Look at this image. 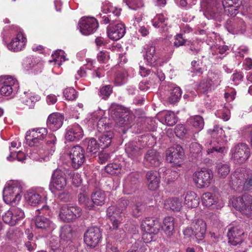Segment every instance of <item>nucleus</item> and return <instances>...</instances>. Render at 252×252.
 <instances>
[{"label": "nucleus", "mask_w": 252, "mask_h": 252, "mask_svg": "<svg viewBox=\"0 0 252 252\" xmlns=\"http://www.w3.org/2000/svg\"><path fill=\"white\" fill-rule=\"evenodd\" d=\"M202 204L204 206L212 209H219L223 206V203L218 202L215 196L211 192H206L201 196Z\"/></svg>", "instance_id": "c85d7f7f"}, {"label": "nucleus", "mask_w": 252, "mask_h": 252, "mask_svg": "<svg viewBox=\"0 0 252 252\" xmlns=\"http://www.w3.org/2000/svg\"><path fill=\"white\" fill-rule=\"evenodd\" d=\"M34 224L38 232L42 233V236H46L56 227V225L52 220L42 215L35 217Z\"/></svg>", "instance_id": "9d476101"}, {"label": "nucleus", "mask_w": 252, "mask_h": 252, "mask_svg": "<svg viewBox=\"0 0 252 252\" xmlns=\"http://www.w3.org/2000/svg\"><path fill=\"white\" fill-rule=\"evenodd\" d=\"M26 42V38L24 36L21 32H19L16 37L13 39L9 44H7L8 50L17 52L21 50L25 46Z\"/></svg>", "instance_id": "c756f323"}, {"label": "nucleus", "mask_w": 252, "mask_h": 252, "mask_svg": "<svg viewBox=\"0 0 252 252\" xmlns=\"http://www.w3.org/2000/svg\"><path fill=\"white\" fill-rule=\"evenodd\" d=\"M73 237V231L72 227L69 225H64L61 228L60 237L61 243L63 245L64 242L67 243L70 242ZM70 243H68L70 245Z\"/></svg>", "instance_id": "4c0bfd02"}, {"label": "nucleus", "mask_w": 252, "mask_h": 252, "mask_svg": "<svg viewBox=\"0 0 252 252\" xmlns=\"http://www.w3.org/2000/svg\"><path fill=\"white\" fill-rule=\"evenodd\" d=\"M112 92L111 85H105L101 87L99 92V95L103 99L108 98Z\"/></svg>", "instance_id": "bf43d9fd"}, {"label": "nucleus", "mask_w": 252, "mask_h": 252, "mask_svg": "<svg viewBox=\"0 0 252 252\" xmlns=\"http://www.w3.org/2000/svg\"><path fill=\"white\" fill-rule=\"evenodd\" d=\"M84 135L82 128L77 124H74L67 127L65 135L66 140L69 141H78Z\"/></svg>", "instance_id": "a878e982"}, {"label": "nucleus", "mask_w": 252, "mask_h": 252, "mask_svg": "<svg viewBox=\"0 0 252 252\" xmlns=\"http://www.w3.org/2000/svg\"><path fill=\"white\" fill-rule=\"evenodd\" d=\"M161 158L156 150L151 149L148 150L144 156V163L146 166L156 167L159 166Z\"/></svg>", "instance_id": "b1692460"}, {"label": "nucleus", "mask_w": 252, "mask_h": 252, "mask_svg": "<svg viewBox=\"0 0 252 252\" xmlns=\"http://www.w3.org/2000/svg\"><path fill=\"white\" fill-rule=\"evenodd\" d=\"M16 158L18 161L23 162L26 159V156L21 151H19L17 153L11 152L10 155L7 157V159L9 161H12Z\"/></svg>", "instance_id": "052dcab7"}, {"label": "nucleus", "mask_w": 252, "mask_h": 252, "mask_svg": "<svg viewBox=\"0 0 252 252\" xmlns=\"http://www.w3.org/2000/svg\"><path fill=\"white\" fill-rule=\"evenodd\" d=\"M250 155V148L245 143H238L231 149V158L236 163L245 162L249 158Z\"/></svg>", "instance_id": "0eeeda50"}, {"label": "nucleus", "mask_w": 252, "mask_h": 252, "mask_svg": "<svg viewBox=\"0 0 252 252\" xmlns=\"http://www.w3.org/2000/svg\"><path fill=\"white\" fill-rule=\"evenodd\" d=\"M109 58V53L106 51H101L97 55V60L100 63H107Z\"/></svg>", "instance_id": "0e129e2a"}, {"label": "nucleus", "mask_w": 252, "mask_h": 252, "mask_svg": "<svg viewBox=\"0 0 252 252\" xmlns=\"http://www.w3.org/2000/svg\"><path fill=\"white\" fill-rule=\"evenodd\" d=\"M176 135L180 138H189L195 140L194 134L191 135V132L188 131L183 125H178L175 129Z\"/></svg>", "instance_id": "a19ab883"}, {"label": "nucleus", "mask_w": 252, "mask_h": 252, "mask_svg": "<svg viewBox=\"0 0 252 252\" xmlns=\"http://www.w3.org/2000/svg\"><path fill=\"white\" fill-rule=\"evenodd\" d=\"M213 178V174L208 170H201L193 175V180L196 186L200 188L208 186Z\"/></svg>", "instance_id": "aec40b11"}, {"label": "nucleus", "mask_w": 252, "mask_h": 252, "mask_svg": "<svg viewBox=\"0 0 252 252\" xmlns=\"http://www.w3.org/2000/svg\"><path fill=\"white\" fill-rule=\"evenodd\" d=\"M23 65L27 70H29L40 64L36 63L35 60L31 58H26L23 62Z\"/></svg>", "instance_id": "69168bd1"}, {"label": "nucleus", "mask_w": 252, "mask_h": 252, "mask_svg": "<svg viewBox=\"0 0 252 252\" xmlns=\"http://www.w3.org/2000/svg\"><path fill=\"white\" fill-rule=\"evenodd\" d=\"M46 128L39 127L33 128L26 132V140L28 144L31 146H35L40 141L43 140L47 134Z\"/></svg>", "instance_id": "f8f14e48"}, {"label": "nucleus", "mask_w": 252, "mask_h": 252, "mask_svg": "<svg viewBox=\"0 0 252 252\" xmlns=\"http://www.w3.org/2000/svg\"><path fill=\"white\" fill-rule=\"evenodd\" d=\"M216 170L220 177L224 178L230 172V166L227 163L219 162L217 163Z\"/></svg>", "instance_id": "c03bdc74"}, {"label": "nucleus", "mask_w": 252, "mask_h": 252, "mask_svg": "<svg viewBox=\"0 0 252 252\" xmlns=\"http://www.w3.org/2000/svg\"><path fill=\"white\" fill-rule=\"evenodd\" d=\"M123 109L122 108V106L121 105H112L110 109V113L112 114L115 115L116 116H119L120 117V123L121 125H128V123L126 121V118H123L121 117L120 113L122 111Z\"/></svg>", "instance_id": "de8ad7c7"}, {"label": "nucleus", "mask_w": 252, "mask_h": 252, "mask_svg": "<svg viewBox=\"0 0 252 252\" xmlns=\"http://www.w3.org/2000/svg\"><path fill=\"white\" fill-rule=\"evenodd\" d=\"M245 233L238 227H232L228 230V243L233 246L240 245L244 242Z\"/></svg>", "instance_id": "5701e85b"}, {"label": "nucleus", "mask_w": 252, "mask_h": 252, "mask_svg": "<svg viewBox=\"0 0 252 252\" xmlns=\"http://www.w3.org/2000/svg\"><path fill=\"white\" fill-rule=\"evenodd\" d=\"M237 7V6L229 5L224 3V1L219 0L217 4H215L210 11H209L208 14L210 15L211 18L221 21L223 18V13L227 16H236L238 11Z\"/></svg>", "instance_id": "20e7f679"}, {"label": "nucleus", "mask_w": 252, "mask_h": 252, "mask_svg": "<svg viewBox=\"0 0 252 252\" xmlns=\"http://www.w3.org/2000/svg\"><path fill=\"white\" fill-rule=\"evenodd\" d=\"M26 198L29 204L35 206L40 202L41 196L35 192H30L27 194Z\"/></svg>", "instance_id": "8fccbe9b"}, {"label": "nucleus", "mask_w": 252, "mask_h": 252, "mask_svg": "<svg viewBox=\"0 0 252 252\" xmlns=\"http://www.w3.org/2000/svg\"><path fill=\"white\" fill-rule=\"evenodd\" d=\"M189 125L192 126L196 130L195 133H198L204 127V122L203 118L199 115H196L189 118L188 120Z\"/></svg>", "instance_id": "e433bc0d"}, {"label": "nucleus", "mask_w": 252, "mask_h": 252, "mask_svg": "<svg viewBox=\"0 0 252 252\" xmlns=\"http://www.w3.org/2000/svg\"><path fill=\"white\" fill-rule=\"evenodd\" d=\"M106 118H100L98 121L97 124V128L98 130L100 132H105L106 131H109L108 129H109V126L107 125Z\"/></svg>", "instance_id": "680f3d73"}, {"label": "nucleus", "mask_w": 252, "mask_h": 252, "mask_svg": "<svg viewBox=\"0 0 252 252\" xmlns=\"http://www.w3.org/2000/svg\"><path fill=\"white\" fill-rule=\"evenodd\" d=\"M78 25L81 33L84 35H89L94 33L98 27V23L96 19L91 17L82 18Z\"/></svg>", "instance_id": "9b49d317"}, {"label": "nucleus", "mask_w": 252, "mask_h": 252, "mask_svg": "<svg viewBox=\"0 0 252 252\" xmlns=\"http://www.w3.org/2000/svg\"><path fill=\"white\" fill-rule=\"evenodd\" d=\"M81 215V209L76 205L66 204L63 205L60 211V218L64 222L72 221Z\"/></svg>", "instance_id": "1a4fd4ad"}, {"label": "nucleus", "mask_w": 252, "mask_h": 252, "mask_svg": "<svg viewBox=\"0 0 252 252\" xmlns=\"http://www.w3.org/2000/svg\"><path fill=\"white\" fill-rule=\"evenodd\" d=\"M1 86L0 93L4 96L10 95L13 92L17 91L18 84L17 80L10 76L0 78Z\"/></svg>", "instance_id": "dca6fc26"}, {"label": "nucleus", "mask_w": 252, "mask_h": 252, "mask_svg": "<svg viewBox=\"0 0 252 252\" xmlns=\"http://www.w3.org/2000/svg\"><path fill=\"white\" fill-rule=\"evenodd\" d=\"M233 206L243 214L250 216L252 215V196L244 194L239 196L232 202Z\"/></svg>", "instance_id": "6e6552de"}, {"label": "nucleus", "mask_w": 252, "mask_h": 252, "mask_svg": "<svg viewBox=\"0 0 252 252\" xmlns=\"http://www.w3.org/2000/svg\"><path fill=\"white\" fill-rule=\"evenodd\" d=\"M49 138L50 139L47 141L45 148L40 150L39 152L41 158L45 161L48 160L49 156L53 155L56 149V136L53 134L50 135Z\"/></svg>", "instance_id": "cd10ccee"}, {"label": "nucleus", "mask_w": 252, "mask_h": 252, "mask_svg": "<svg viewBox=\"0 0 252 252\" xmlns=\"http://www.w3.org/2000/svg\"><path fill=\"white\" fill-rule=\"evenodd\" d=\"M208 132L211 134L213 138L205 143V146L207 147V154L226 153L227 148L219 140V138L223 139V137L224 136V132L222 127L216 125L213 129L208 130Z\"/></svg>", "instance_id": "7ed1b4c3"}, {"label": "nucleus", "mask_w": 252, "mask_h": 252, "mask_svg": "<svg viewBox=\"0 0 252 252\" xmlns=\"http://www.w3.org/2000/svg\"><path fill=\"white\" fill-rule=\"evenodd\" d=\"M160 41L159 39H154L150 41L146 46L144 58L150 66H155L157 64L158 57L155 54V50L156 47L159 44Z\"/></svg>", "instance_id": "f3484780"}, {"label": "nucleus", "mask_w": 252, "mask_h": 252, "mask_svg": "<svg viewBox=\"0 0 252 252\" xmlns=\"http://www.w3.org/2000/svg\"><path fill=\"white\" fill-rule=\"evenodd\" d=\"M183 156V149L178 145L169 148L166 151L167 161L175 165H180Z\"/></svg>", "instance_id": "a211bd4d"}, {"label": "nucleus", "mask_w": 252, "mask_h": 252, "mask_svg": "<svg viewBox=\"0 0 252 252\" xmlns=\"http://www.w3.org/2000/svg\"><path fill=\"white\" fill-rule=\"evenodd\" d=\"M11 210L12 213L13 220L15 221L16 225L19 221L24 218L25 213L24 211L19 208H13Z\"/></svg>", "instance_id": "864d4df0"}, {"label": "nucleus", "mask_w": 252, "mask_h": 252, "mask_svg": "<svg viewBox=\"0 0 252 252\" xmlns=\"http://www.w3.org/2000/svg\"><path fill=\"white\" fill-rule=\"evenodd\" d=\"M106 67H107V66H105L102 65L94 69L92 73V77L93 78H100L104 76Z\"/></svg>", "instance_id": "338daca9"}, {"label": "nucleus", "mask_w": 252, "mask_h": 252, "mask_svg": "<svg viewBox=\"0 0 252 252\" xmlns=\"http://www.w3.org/2000/svg\"><path fill=\"white\" fill-rule=\"evenodd\" d=\"M167 18L162 14L157 15L152 21L153 26L156 28H160L161 32L166 31L168 29L167 24L165 23Z\"/></svg>", "instance_id": "c9c22d12"}, {"label": "nucleus", "mask_w": 252, "mask_h": 252, "mask_svg": "<svg viewBox=\"0 0 252 252\" xmlns=\"http://www.w3.org/2000/svg\"><path fill=\"white\" fill-rule=\"evenodd\" d=\"M211 85V80H203L200 83L198 87V90L200 93L205 94L210 90Z\"/></svg>", "instance_id": "5fc2aeb1"}, {"label": "nucleus", "mask_w": 252, "mask_h": 252, "mask_svg": "<svg viewBox=\"0 0 252 252\" xmlns=\"http://www.w3.org/2000/svg\"><path fill=\"white\" fill-rule=\"evenodd\" d=\"M182 94L181 89L178 87L174 88L170 93L169 97V101L171 103H174L180 99Z\"/></svg>", "instance_id": "09e8293b"}, {"label": "nucleus", "mask_w": 252, "mask_h": 252, "mask_svg": "<svg viewBox=\"0 0 252 252\" xmlns=\"http://www.w3.org/2000/svg\"><path fill=\"white\" fill-rule=\"evenodd\" d=\"M121 9L117 8L111 5L109 2L103 4L102 7V11L106 15H111V19L116 20L121 13Z\"/></svg>", "instance_id": "f704fd0d"}, {"label": "nucleus", "mask_w": 252, "mask_h": 252, "mask_svg": "<svg viewBox=\"0 0 252 252\" xmlns=\"http://www.w3.org/2000/svg\"><path fill=\"white\" fill-rule=\"evenodd\" d=\"M129 204V211L133 217H138L142 214L144 209V205L142 202L132 201L129 203L127 200L122 199L119 203L120 208L115 206H110L107 210V215L112 222V226H110L111 229L115 230L118 228L121 220V214Z\"/></svg>", "instance_id": "f257e3e1"}, {"label": "nucleus", "mask_w": 252, "mask_h": 252, "mask_svg": "<svg viewBox=\"0 0 252 252\" xmlns=\"http://www.w3.org/2000/svg\"><path fill=\"white\" fill-rule=\"evenodd\" d=\"M141 227L144 232L142 238L143 239H147L145 242L152 240V234H157L160 227L159 221L158 220L153 218H147L144 220L141 223Z\"/></svg>", "instance_id": "423d86ee"}, {"label": "nucleus", "mask_w": 252, "mask_h": 252, "mask_svg": "<svg viewBox=\"0 0 252 252\" xmlns=\"http://www.w3.org/2000/svg\"><path fill=\"white\" fill-rule=\"evenodd\" d=\"M165 207L173 211H180L182 207V199L178 197L170 198L165 202Z\"/></svg>", "instance_id": "72a5a7b5"}, {"label": "nucleus", "mask_w": 252, "mask_h": 252, "mask_svg": "<svg viewBox=\"0 0 252 252\" xmlns=\"http://www.w3.org/2000/svg\"><path fill=\"white\" fill-rule=\"evenodd\" d=\"M174 39V46L176 47H179L184 45L187 41V39L183 37V34L181 33L177 34L175 36Z\"/></svg>", "instance_id": "774afa93"}, {"label": "nucleus", "mask_w": 252, "mask_h": 252, "mask_svg": "<svg viewBox=\"0 0 252 252\" xmlns=\"http://www.w3.org/2000/svg\"><path fill=\"white\" fill-rule=\"evenodd\" d=\"M120 168V165L116 163L108 164L105 167L106 172L111 175L116 174L119 173Z\"/></svg>", "instance_id": "4d7b16f0"}, {"label": "nucleus", "mask_w": 252, "mask_h": 252, "mask_svg": "<svg viewBox=\"0 0 252 252\" xmlns=\"http://www.w3.org/2000/svg\"><path fill=\"white\" fill-rule=\"evenodd\" d=\"M91 199L93 203L97 206H102L106 200V195L104 191L97 190L92 194Z\"/></svg>", "instance_id": "ea45409f"}, {"label": "nucleus", "mask_w": 252, "mask_h": 252, "mask_svg": "<svg viewBox=\"0 0 252 252\" xmlns=\"http://www.w3.org/2000/svg\"><path fill=\"white\" fill-rule=\"evenodd\" d=\"M127 74L124 71H117L114 76V82L116 86H121L126 82Z\"/></svg>", "instance_id": "a18cd8bd"}, {"label": "nucleus", "mask_w": 252, "mask_h": 252, "mask_svg": "<svg viewBox=\"0 0 252 252\" xmlns=\"http://www.w3.org/2000/svg\"><path fill=\"white\" fill-rule=\"evenodd\" d=\"M147 185L151 190H156L159 187L160 176L157 171H149L146 174Z\"/></svg>", "instance_id": "7c9ffc66"}, {"label": "nucleus", "mask_w": 252, "mask_h": 252, "mask_svg": "<svg viewBox=\"0 0 252 252\" xmlns=\"http://www.w3.org/2000/svg\"><path fill=\"white\" fill-rule=\"evenodd\" d=\"M162 229L168 236H171L174 230V219L170 217L165 218L163 220Z\"/></svg>", "instance_id": "79ce46f5"}, {"label": "nucleus", "mask_w": 252, "mask_h": 252, "mask_svg": "<svg viewBox=\"0 0 252 252\" xmlns=\"http://www.w3.org/2000/svg\"><path fill=\"white\" fill-rule=\"evenodd\" d=\"M64 116L60 113L51 114L47 120V126L52 131H56L61 127L63 124Z\"/></svg>", "instance_id": "bb28decb"}, {"label": "nucleus", "mask_w": 252, "mask_h": 252, "mask_svg": "<svg viewBox=\"0 0 252 252\" xmlns=\"http://www.w3.org/2000/svg\"><path fill=\"white\" fill-rule=\"evenodd\" d=\"M191 228L194 232V237L199 243L205 238L207 225L205 221L202 219H195L191 223Z\"/></svg>", "instance_id": "412c9836"}, {"label": "nucleus", "mask_w": 252, "mask_h": 252, "mask_svg": "<svg viewBox=\"0 0 252 252\" xmlns=\"http://www.w3.org/2000/svg\"><path fill=\"white\" fill-rule=\"evenodd\" d=\"M68 154L72 166L75 169H78L85 161V151L79 145L70 147Z\"/></svg>", "instance_id": "ddd939ff"}, {"label": "nucleus", "mask_w": 252, "mask_h": 252, "mask_svg": "<svg viewBox=\"0 0 252 252\" xmlns=\"http://www.w3.org/2000/svg\"><path fill=\"white\" fill-rule=\"evenodd\" d=\"M229 185L238 192L252 189V172L237 169L230 176Z\"/></svg>", "instance_id": "f03ea898"}, {"label": "nucleus", "mask_w": 252, "mask_h": 252, "mask_svg": "<svg viewBox=\"0 0 252 252\" xmlns=\"http://www.w3.org/2000/svg\"><path fill=\"white\" fill-rule=\"evenodd\" d=\"M125 151L129 158H133L140 155L141 148L138 146L137 142H131L126 145Z\"/></svg>", "instance_id": "58836bf2"}, {"label": "nucleus", "mask_w": 252, "mask_h": 252, "mask_svg": "<svg viewBox=\"0 0 252 252\" xmlns=\"http://www.w3.org/2000/svg\"><path fill=\"white\" fill-rule=\"evenodd\" d=\"M128 7L131 9L135 10L144 6V0H123Z\"/></svg>", "instance_id": "3c124183"}, {"label": "nucleus", "mask_w": 252, "mask_h": 252, "mask_svg": "<svg viewBox=\"0 0 252 252\" xmlns=\"http://www.w3.org/2000/svg\"><path fill=\"white\" fill-rule=\"evenodd\" d=\"M40 97L30 91L25 92L21 97L23 104L27 105L29 108H33L36 102L39 100Z\"/></svg>", "instance_id": "2f4dec72"}, {"label": "nucleus", "mask_w": 252, "mask_h": 252, "mask_svg": "<svg viewBox=\"0 0 252 252\" xmlns=\"http://www.w3.org/2000/svg\"><path fill=\"white\" fill-rule=\"evenodd\" d=\"M164 117L165 123L169 126H172L177 122V117L173 112H166Z\"/></svg>", "instance_id": "603ef678"}, {"label": "nucleus", "mask_w": 252, "mask_h": 252, "mask_svg": "<svg viewBox=\"0 0 252 252\" xmlns=\"http://www.w3.org/2000/svg\"><path fill=\"white\" fill-rule=\"evenodd\" d=\"M107 33L110 39L117 40L124 36L126 28L122 23H118L115 25H110L107 28Z\"/></svg>", "instance_id": "393cba45"}, {"label": "nucleus", "mask_w": 252, "mask_h": 252, "mask_svg": "<svg viewBox=\"0 0 252 252\" xmlns=\"http://www.w3.org/2000/svg\"><path fill=\"white\" fill-rule=\"evenodd\" d=\"M3 221L10 225H15V222L13 220L11 210H9L4 213L2 216Z\"/></svg>", "instance_id": "e2e57ef3"}, {"label": "nucleus", "mask_w": 252, "mask_h": 252, "mask_svg": "<svg viewBox=\"0 0 252 252\" xmlns=\"http://www.w3.org/2000/svg\"><path fill=\"white\" fill-rule=\"evenodd\" d=\"M225 28L229 32L233 34H242L246 30V25L242 19H230L227 20Z\"/></svg>", "instance_id": "4be33fe9"}, {"label": "nucleus", "mask_w": 252, "mask_h": 252, "mask_svg": "<svg viewBox=\"0 0 252 252\" xmlns=\"http://www.w3.org/2000/svg\"><path fill=\"white\" fill-rule=\"evenodd\" d=\"M174 51L173 46L171 44L165 45L162 49H160L159 55L166 60H169Z\"/></svg>", "instance_id": "49530a36"}, {"label": "nucleus", "mask_w": 252, "mask_h": 252, "mask_svg": "<svg viewBox=\"0 0 252 252\" xmlns=\"http://www.w3.org/2000/svg\"><path fill=\"white\" fill-rule=\"evenodd\" d=\"M63 95L68 100H75L77 97V92L73 88H69L64 90Z\"/></svg>", "instance_id": "13d9d810"}, {"label": "nucleus", "mask_w": 252, "mask_h": 252, "mask_svg": "<svg viewBox=\"0 0 252 252\" xmlns=\"http://www.w3.org/2000/svg\"><path fill=\"white\" fill-rule=\"evenodd\" d=\"M99 144L97 143L94 138H91L88 142V145L87 151L89 153L92 154L96 153L99 150Z\"/></svg>", "instance_id": "6e6d98bb"}, {"label": "nucleus", "mask_w": 252, "mask_h": 252, "mask_svg": "<svg viewBox=\"0 0 252 252\" xmlns=\"http://www.w3.org/2000/svg\"><path fill=\"white\" fill-rule=\"evenodd\" d=\"M139 185V174L136 172H131L126 178L124 183V191L129 194L138 189Z\"/></svg>", "instance_id": "6ab92c4d"}, {"label": "nucleus", "mask_w": 252, "mask_h": 252, "mask_svg": "<svg viewBox=\"0 0 252 252\" xmlns=\"http://www.w3.org/2000/svg\"><path fill=\"white\" fill-rule=\"evenodd\" d=\"M113 135V132L109 131L102 132L99 136L100 145L102 147V149L106 148L110 146Z\"/></svg>", "instance_id": "37998d69"}, {"label": "nucleus", "mask_w": 252, "mask_h": 252, "mask_svg": "<svg viewBox=\"0 0 252 252\" xmlns=\"http://www.w3.org/2000/svg\"><path fill=\"white\" fill-rule=\"evenodd\" d=\"M102 237L99 228L93 226L89 228L84 234V242L90 247L96 246Z\"/></svg>", "instance_id": "2eb2a0df"}, {"label": "nucleus", "mask_w": 252, "mask_h": 252, "mask_svg": "<svg viewBox=\"0 0 252 252\" xmlns=\"http://www.w3.org/2000/svg\"><path fill=\"white\" fill-rule=\"evenodd\" d=\"M66 186V179L63 172L59 169L54 171L50 183V189L52 191L55 192V190H62Z\"/></svg>", "instance_id": "4468645a"}, {"label": "nucleus", "mask_w": 252, "mask_h": 252, "mask_svg": "<svg viewBox=\"0 0 252 252\" xmlns=\"http://www.w3.org/2000/svg\"><path fill=\"white\" fill-rule=\"evenodd\" d=\"M185 205L189 208L197 207L199 204V198L194 191H188L184 197Z\"/></svg>", "instance_id": "473e14b6"}, {"label": "nucleus", "mask_w": 252, "mask_h": 252, "mask_svg": "<svg viewBox=\"0 0 252 252\" xmlns=\"http://www.w3.org/2000/svg\"><path fill=\"white\" fill-rule=\"evenodd\" d=\"M22 189L21 185L18 182L5 187L3 190L4 201L11 205L16 204L21 200Z\"/></svg>", "instance_id": "39448f33"}]
</instances>
